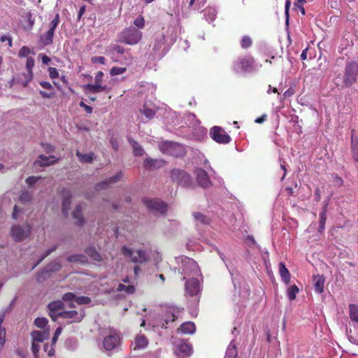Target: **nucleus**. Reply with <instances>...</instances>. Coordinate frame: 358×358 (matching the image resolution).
<instances>
[{"label": "nucleus", "instance_id": "obj_8", "mask_svg": "<svg viewBox=\"0 0 358 358\" xmlns=\"http://www.w3.org/2000/svg\"><path fill=\"white\" fill-rule=\"evenodd\" d=\"M210 137L217 143L227 144L231 141V136L220 127L214 126L210 131Z\"/></svg>", "mask_w": 358, "mask_h": 358}, {"label": "nucleus", "instance_id": "obj_26", "mask_svg": "<svg viewBox=\"0 0 358 358\" xmlns=\"http://www.w3.org/2000/svg\"><path fill=\"white\" fill-rule=\"evenodd\" d=\"M178 350L182 357H189L192 352V347L186 343H180Z\"/></svg>", "mask_w": 358, "mask_h": 358}, {"label": "nucleus", "instance_id": "obj_9", "mask_svg": "<svg viewBox=\"0 0 358 358\" xmlns=\"http://www.w3.org/2000/svg\"><path fill=\"white\" fill-rule=\"evenodd\" d=\"M142 201L143 204L150 210L158 212L160 214H165L167 211L168 206L166 203L159 199L143 198Z\"/></svg>", "mask_w": 358, "mask_h": 358}, {"label": "nucleus", "instance_id": "obj_15", "mask_svg": "<svg viewBox=\"0 0 358 358\" xmlns=\"http://www.w3.org/2000/svg\"><path fill=\"white\" fill-rule=\"evenodd\" d=\"M59 159H56L55 155L47 157L45 155H40L38 159L34 164L40 167L48 166L54 164Z\"/></svg>", "mask_w": 358, "mask_h": 358}, {"label": "nucleus", "instance_id": "obj_45", "mask_svg": "<svg viewBox=\"0 0 358 358\" xmlns=\"http://www.w3.org/2000/svg\"><path fill=\"white\" fill-rule=\"evenodd\" d=\"M29 54H34V52L31 51L28 46L24 45L20 48L18 52V56L20 57H24L29 55Z\"/></svg>", "mask_w": 358, "mask_h": 358}, {"label": "nucleus", "instance_id": "obj_37", "mask_svg": "<svg viewBox=\"0 0 358 358\" xmlns=\"http://www.w3.org/2000/svg\"><path fill=\"white\" fill-rule=\"evenodd\" d=\"M327 206H324L322 212L320 213V221L319 226V231H322L324 229V225L327 220Z\"/></svg>", "mask_w": 358, "mask_h": 358}, {"label": "nucleus", "instance_id": "obj_14", "mask_svg": "<svg viewBox=\"0 0 358 358\" xmlns=\"http://www.w3.org/2000/svg\"><path fill=\"white\" fill-rule=\"evenodd\" d=\"M351 154L353 159L358 162V137L356 135L355 129L351 130V143H350Z\"/></svg>", "mask_w": 358, "mask_h": 358}, {"label": "nucleus", "instance_id": "obj_48", "mask_svg": "<svg viewBox=\"0 0 358 358\" xmlns=\"http://www.w3.org/2000/svg\"><path fill=\"white\" fill-rule=\"evenodd\" d=\"M145 19L142 15L138 16L134 21V24L138 29H143L145 27Z\"/></svg>", "mask_w": 358, "mask_h": 358}, {"label": "nucleus", "instance_id": "obj_6", "mask_svg": "<svg viewBox=\"0 0 358 358\" xmlns=\"http://www.w3.org/2000/svg\"><path fill=\"white\" fill-rule=\"evenodd\" d=\"M170 175L172 180L178 185L188 187L192 184L190 175L183 170L174 169L171 170Z\"/></svg>", "mask_w": 358, "mask_h": 358}, {"label": "nucleus", "instance_id": "obj_10", "mask_svg": "<svg viewBox=\"0 0 358 358\" xmlns=\"http://www.w3.org/2000/svg\"><path fill=\"white\" fill-rule=\"evenodd\" d=\"M196 181L199 186L203 188H208L212 185L208 173L202 169L196 171Z\"/></svg>", "mask_w": 358, "mask_h": 358}, {"label": "nucleus", "instance_id": "obj_16", "mask_svg": "<svg viewBox=\"0 0 358 358\" xmlns=\"http://www.w3.org/2000/svg\"><path fill=\"white\" fill-rule=\"evenodd\" d=\"M148 345V338L143 334L138 335L135 338L134 342L131 343L134 350L144 349Z\"/></svg>", "mask_w": 358, "mask_h": 358}, {"label": "nucleus", "instance_id": "obj_12", "mask_svg": "<svg viewBox=\"0 0 358 358\" xmlns=\"http://www.w3.org/2000/svg\"><path fill=\"white\" fill-rule=\"evenodd\" d=\"M84 315L76 310L62 311L60 317L71 320L70 322H79L83 318Z\"/></svg>", "mask_w": 358, "mask_h": 358}, {"label": "nucleus", "instance_id": "obj_60", "mask_svg": "<svg viewBox=\"0 0 358 358\" xmlns=\"http://www.w3.org/2000/svg\"><path fill=\"white\" fill-rule=\"evenodd\" d=\"M41 177L36 176H29L26 179V182L29 185H33L35 184L38 180L41 179Z\"/></svg>", "mask_w": 358, "mask_h": 358}, {"label": "nucleus", "instance_id": "obj_41", "mask_svg": "<svg viewBox=\"0 0 358 358\" xmlns=\"http://www.w3.org/2000/svg\"><path fill=\"white\" fill-rule=\"evenodd\" d=\"M86 253L92 257L96 261H101V256L99 253H98L94 248H88L86 250Z\"/></svg>", "mask_w": 358, "mask_h": 358}, {"label": "nucleus", "instance_id": "obj_4", "mask_svg": "<svg viewBox=\"0 0 358 358\" xmlns=\"http://www.w3.org/2000/svg\"><path fill=\"white\" fill-rule=\"evenodd\" d=\"M255 61L250 55H245L238 58L234 63V70L237 72H252L255 69Z\"/></svg>", "mask_w": 358, "mask_h": 358}, {"label": "nucleus", "instance_id": "obj_21", "mask_svg": "<svg viewBox=\"0 0 358 358\" xmlns=\"http://www.w3.org/2000/svg\"><path fill=\"white\" fill-rule=\"evenodd\" d=\"M76 155L78 157L79 161L83 163H91L95 159V155L92 152L83 154L79 150H76Z\"/></svg>", "mask_w": 358, "mask_h": 358}, {"label": "nucleus", "instance_id": "obj_22", "mask_svg": "<svg viewBox=\"0 0 358 358\" xmlns=\"http://www.w3.org/2000/svg\"><path fill=\"white\" fill-rule=\"evenodd\" d=\"M127 140L133 148V153L135 156H142L144 153V150L137 141L134 140L131 137H128Z\"/></svg>", "mask_w": 358, "mask_h": 358}, {"label": "nucleus", "instance_id": "obj_29", "mask_svg": "<svg viewBox=\"0 0 358 358\" xmlns=\"http://www.w3.org/2000/svg\"><path fill=\"white\" fill-rule=\"evenodd\" d=\"M71 203V195L69 193V194H68L67 196H64V198L63 199V202H62V211L65 215H68Z\"/></svg>", "mask_w": 358, "mask_h": 358}, {"label": "nucleus", "instance_id": "obj_59", "mask_svg": "<svg viewBox=\"0 0 358 358\" xmlns=\"http://www.w3.org/2000/svg\"><path fill=\"white\" fill-rule=\"evenodd\" d=\"M6 341V329L0 328V348H1Z\"/></svg>", "mask_w": 358, "mask_h": 358}, {"label": "nucleus", "instance_id": "obj_54", "mask_svg": "<svg viewBox=\"0 0 358 358\" xmlns=\"http://www.w3.org/2000/svg\"><path fill=\"white\" fill-rule=\"evenodd\" d=\"M75 299L76 295L72 292L65 293L62 296V299L65 301H75Z\"/></svg>", "mask_w": 358, "mask_h": 358}, {"label": "nucleus", "instance_id": "obj_31", "mask_svg": "<svg viewBox=\"0 0 358 358\" xmlns=\"http://www.w3.org/2000/svg\"><path fill=\"white\" fill-rule=\"evenodd\" d=\"M64 307V303L62 301L58 300L55 301L51 303H50L48 306L49 311H55V310H60L63 309Z\"/></svg>", "mask_w": 358, "mask_h": 358}, {"label": "nucleus", "instance_id": "obj_35", "mask_svg": "<svg viewBox=\"0 0 358 358\" xmlns=\"http://www.w3.org/2000/svg\"><path fill=\"white\" fill-rule=\"evenodd\" d=\"M193 216L196 220L200 222L202 224H208L210 222V218L201 213H194Z\"/></svg>", "mask_w": 358, "mask_h": 358}, {"label": "nucleus", "instance_id": "obj_19", "mask_svg": "<svg viewBox=\"0 0 358 358\" xmlns=\"http://www.w3.org/2000/svg\"><path fill=\"white\" fill-rule=\"evenodd\" d=\"M279 268V273L282 280V281L288 285L290 282L291 276L289 270L287 268L285 263L280 262L278 265Z\"/></svg>", "mask_w": 358, "mask_h": 358}, {"label": "nucleus", "instance_id": "obj_34", "mask_svg": "<svg viewBox=\"0 0 358 358\" xmlns=\"http://www.w3.org/2000/svg\"><path fill=\"white\" fill-rule=\"evenodd\" d=\"M34 64H35V61H34V59L31 57H28L27 58V62H26V69H27V71L28 72V74L30 77V78H32L33 77V67L34 66Z\"/></svg>", "mask_w": 358, "mask_h": 358}, {"label": "nucleus", "instance_id": "obj_25", "mask_svg": "<svg viewBox=\"0 0 358 358\" xmlns=\"http://www.w3.org/2000/svg\"><path fill=\"white\" fill-rule=\"evenodd\" d=\"M55 34L48 30L46 33L41 35L40 41L43 46H48L52 44Z\"/></svg>", "mask_w": 358, "mask_h": 358}, {"label": "nucleus", "instance_id": "obj_3", "mask_svg": "<svg viewBox=\"0 0 358 358\" xmlns=\"http://www.w3.org/2000/svg\"><path fill=\"white\" fill-rule=\"evenodd\" d=\"M159 149L163 153L174 157H183L185 154V148L182 145L171 141L161 143Z\"/></svg>", "mask_w": 358, "mask_h": 358}, {"label": "nucleus", "instance_id": "obj_50", "mask_svg": "<svg viewBox=\"0 0 358 358\" xmlns=\"http://www.w3.org/2000/svg\"><path fill=\"white\" fill-rule=\"evenodd\" d=\"M141 113H143L145 116L148 119L153 118L155 115V111L154 110L146 107H144Z\"/></svg>", "mask_w": 358, "mask_h": 358}, {"label": "nucleus", "instance_id": "obj_40", "mask_svg": "<svg viewBox=\"0 0 358 358\" xmlns=\"http://www.w3.org/2000/svg\"><path fill=\"white\" fill-rule=\"evenodd\" d=\"M57 248V245H53L50 249L47 250L44 252L43 256L40 259L32 266L31 269H34L37 265H38L46 257H48L51 252L55 251Z\"/></svg>", "mask_w": 358, "mask_h": 358}, {"label": "nucleus", "instance_id": "obj_47", "mask_svg": "<svg viewBox=\"0 0 358 358\" xmlns=\"http://www.w3.org/2000/svg\"><path fill=\"white\" fill-rule=\"evenodd\" d=\"M127 69L124 67L114 66L110 69V75L113 76H117L125 73Z\"/></svg>", "mask_w": 358, "mask_h": 358}, {"label": "nucleus", "instance_id": "obj_49", "mask_svg": "<svg viewBox=\"0 0 358 358\" xmlns=\"http://www.w3.org/2000/svg\"><path fill=\"white\" fill-rule=\"evenodd\" d=\"M19 199L22 202H28L31 201V195L29 192L24 191L20 194Z\"/></svg>", "mask_w": 358, "mask_h": 358}, {"label": "nucleus", "instance_id": "obj_53", "mask_svg": "<svg viewBox=\"0 0 358 358\" xmlns=\"http://www.w3.org/2000/svg\"><path fill=\"white\" fill-rule=\"evenodd\" d=\"M41 146L46 153L53 152L55 150V148L49 143H41Z\"/></svg>", "mask_w": 358, "mask_h": 358}, {"label": "nucleus", "instance_id": "obj_39", "mask_svg": "<svg viewBox=\"0 0 358 358\" xmlns=\"http://www.w3.org/2000/svg\"><path fill=\"white\" fill-rule=\"evenodd\" d=\"M252 44V38L248 36H243L241 41V46L243 49H247L250 48Z\"/></svg>", "mask_w": 358, "mask_h": 358}, {"label": "nucleus", "instance_id": "obj_44", "mask_svg": "<svg viewBox=\"0 0 358 358\" xmlns=\"http://www.w3.org/2000/svg\"><path fill=\"white\" fill-rule=\"evenodd\" d=\"M48 320L45 317H37L34 320L35 325L38 328H44L48 324Z\"/></svg>", "mask_w": 358, "mask_h": 358}, {"label": "nucleus", "instance_id": "obj_57", "mask_svg": "<svg viewBox=\"0 0 358 358\" xmlns=\"http://www.w3.org/2000/svg\"><path fill=\"white\" fill-rule=\"evenodd\" d=\"M1 42H8V45L9 48L13 46V38L10 36L3 35L0 38Z\"/></svg>", "mask_w": 358, "mask_h": 358}, {"label": "nucleus", "instance_id": "obj_18", "mask_svg": "<svg viewBox=\"0 0 358 358\" xmlns=\"http://www.w3.org/2000/svg\"><path fill=\"white\" fill-rule=\"evenodd\" d=\"M325 278L322 275H316L313 276V285L315 291L321 294L324 291Z\"/></svg>", "mask_w": 358, "mask_h": 358}, {"label": "nucleus", "instance_id": "obj_64", "mask_svg": "<svg viewBox=\"0 0 358 358\" xmlns=\"http://www.w3.org/2000/svg\"><path fill=\"white\" fill-rule=\"evenodd\" d=\"M92 61L94 63H99V64H104L106 62V59L104 57L98 56V57H92Z\"/></svg>", "mask_w": 358, "mask_h": 358}, {"label": "nucleus", "instance_id": "obj_13", "mask_svg": "<svg viewBox=\"0 0 358 358\" xmlns=\"http://www.w3.org/2000/svg\"><path fill=\"white\" fill-rule=\"evenodd\" d=\"M186 291L190 296H195L199 291V282L196 278H191L185 283Z\"/></svg>", "mask_w": 358, "mask_h": 358}, {"label": "nucleus", "instance_id": "obj_46", "mask_svg": "<svg viewBox=\"0 0 358 358\" xmlns=\"http://www.w3.org/2000/svg\"><path fill=\"white\" fill-rule=\"evenodd\" d=\"M75 301L79 305L88 304L91 302V299L88 296H76Z\"/></svg>", "mask_w": 358, "mask_h": 358}, {"label": "nucleus", "instance_id": "obj_7", "mask_svg": "<svg viewBox=\"0 0 358 358\" xmlns=\"http://www.w3.org/2000/svg\"><path fill=\"white\" fill-rule=\"evenodd\" d=\"M120 345V336L114 329H110L109 334L103 341V346L107 351H110Z\"/></svg>", "mask_w": 358, "mask_h": 358}, {"label": "nucleus", "instance_id": "obj_28", "mask_svg": "<svg viewBox=\"0 0 358 358\" xmlns=\"http://www.w3.org/2000/svg\"><path fill=\"white\" fill-rule=\"evenodd\" d=\"M349 316L352 322L358 323V306L357 304L349 305Z\"/></svg>", "mask_w": 358, "mask_h": 358}, {"label": "nucleus", "instance_id": "obj_30", "mask_svg": "<svg viewBox=\"0 0 358 358\" xmlns=\"http://www.w3.org/2000/svg\"><path fill=\"white\" fill-rule=\"evenodd\" d=\"M135 287L132 285H125L124 284H119L117 287V292H125L128 294H132L135 292Z\"/></svg>", "mask_w": 358, "mask_h": 358}, {"label": "nucleus", "instance_id": "obj_42", "mask_svg": "<svg viewBox=\"0 0 358 358\" xmlns=\"http://www.w3.org/2000/svg\"><path fill=\"white\" fill-rule=\"evenodd\" d=\"M62 265L59 263L52 262L47 266L46 270L47 271H48V273L50 274L52 272L59 271Z\"/></svg>", "mask_w": 358, "mask_h": 358}, {"label": "nucleus", "instance_id": "obj_17", "mask_svg": "<svg viewBox=\"0 0 358 358\" xmlns=\"http://www.w3.org/2000/svg\"><path fill=\"white\" fill-rule=\"evenodd\" d=\"M121 176H122L121 173H117L113 177L110 178L109 179H107L104 181L97 183L95 186L96 190L99 191L101 189H106L107 187H109L110 184L117 182L120 180V178H121Z\"/></svg>", "mask_w": 358, "mask_h": 358}, {"label": "nucleus", "instance_id": "obj_55", "mask_svg": "<svg viewBox=\"0 0 358 358\" xmlns=\"http://www.w3.org/2000/svg\"><path fill=\"white\" fill-rule=\"evenodd\" d=\"M48 72L49 76L52 79L57 78L59 77V72L56 68L49 67Z\"/></svg>", "mask_w": 358, "mask_h": 358}, {"label": "nucleus", "instance_id": "obj_24", "mask_svg": "<svg viewBox=\"0 0 358 358\" xmlns=\"http://www.w3.org/2000/svg\"><path fill=\"white\" fill-rule=\"evenodd\" d=\"M83 88L85 90V92L88 91V92H92V93H98V92H101L106 90V86H103L100 83H95V84H94V85L93 84L85 85L83 87Z\"/></svg>", "mask_w": 358, "mask_h": 358}, {"label": "nucleus", "instance_id": "obj_5", "mask_svg": "<svg viewBox=\"0 0 358 358\" xmlns=\"http://www.w3.org/2000/svg\"><path fill=\"white\" fill-rule=\"evenodd\" d=\"M31 230V224L27 222L24 226L15 224L11 227L10 235L15 242H20L30 236Z\"/></svg>", "mask_w": 358, "mask_h": 358}, {"label": "nucleus", "instance_id": "obj_2", "mask_svg": "<svg viewBox=\"0 0 358 358\" xmlns=\"http://www.w3.org/2000/svg\"><path fill=\"white\" fill-rule=\"evenodd\" d=\"M143 34L141 31L133 27L125 28L119 35L120 41L128 45H136L142 38Z\"/></svg>", "mask_w": 358, "mask_h": 358}, {"label": "nucleus", "instance_id": "obj_43", "mask_svg": "<svg viewBox=\"0 0 358 358\" xmlns=\"http://www.w3.org/2000/svg\"><path fill=\"white\" fill-rule=\"evenodd\" d=\"M59 22H60L59 15L56 14L54 19L51 21V22L50 24V27H49L48 30L55 34V31L57 27L58 26Z\"/></svg>", "mask_w": 358, "mask_h": 358}, {"label": "nucleus", "instance_id": "obj_23", "mask_svg": "<svg viewBox=\"0 0 358 358\" xmlns=\"http://www.w3.org/2000/svg\"><path fill=\"white\" fill-rule=\"evenodd\" d=\"M73 217L76 220V224L81 227L85 224L80 205H78L73 212Z\"/></svg>", "mask_w": 358, "mask_h": 358}, {"label": "nucleus", "instance_id": "obj_20", "mask_svg": "<svg viewBox=\"0 0 358 358\" xmlns=\"http://www.w3.org/2000/svg\"><path fill=\"white\" fill-rule=\"evenodd\" d=\"M178 331L184 334H192L196 331V326L193 322H185L180 325Z\"/></svg>", "mask_w": 358, "mask_h": 358}, {"label": "nucleus", "instance_id": "obj_38", "mask_svg": "<svg viewBox=\"0 0 358 358\" xmlns=\"http://www.w3.org/2000/svg\"><path fill=\"white\" fill-rule=\"evenodd\" d=\"M299 292V289L296 285H292L288 288L287 296L289 300L293 301L296 299V294Z\"/></svg>", "mask_w": 358, "mask_h": 358}, {"label": "nucleus", "instance_id": "obj_52", "mask_svg": "<svg viewBox=\"0 0 358 358\" xmlns=\"http://www.w3.org/2000/svg\"><path fill=\"white\" fill-rule=\"evenodd\" d=\"M157 163L156 159H152L151 158H147L143 162V166L146 169H150L155 166Z\"/></svg>", "mask_w": 358, "mask_h": 358}, {"label": "nucleus", "instance_id": "obj_36", "mask_svg": "<svg viewBox=\"0 0 358 358\" xmlns=\"http://www.w3.org/2000/svg\"><path fill=\"white\" fill-rule=\"evenodd\" d=\"M238 352L235 345H229L226 351L225 358H236Z\"/></svg>", "mask_w": 358, "mask_h": 358}, {"label": "nucleus", "instance_id": "obj_11", "mask_svg": "<svg viewBox=\"0 0 358 358\" xmlns=\"http://www.w3.org/2000/svg\"><path fill=\"white\" fill-rule=\"evenodd\" d=\"M177 318L178 315H176L171 309H169L163 315H162L160 321L159 322V325H160L162 328L166 329L167 325L170 322H173Z\"/></svg>", "mask_w": 358, "mask_h": 358}, {"label": "nucleus", "instance_id": "obj_58", "mask_svg": "<svg viewBox=\"0 0 358 358\" xmlns=\"http://www.w3.org/2000/svg\"><path fill=\"white\" fill-rule=\"evenodd\" d=\"M39 350H40L39 345L37 343L32 341L31 350H32V352L36 358L38 357V353L39 352Z\"/></svg>", "mask_w": 358, "mask_h": 358}, {"label": "nucleus", "instance_id": "obj_32", "mask_svg": "<svg viewBox=\"0 0 358 358\" xmlns=\"http://www.w3.org/2000/svg\"><path fill=\"white\" fill-rule=\"evenodd\" d=\"M32 341L36 343L43 342L45 338V333L39 331H34L31 333Z\"/></svg>", "mask_w": 358, "mask_h": 358}, {"label": "nucleus", "instance_id": "obj_63", "mask_svg": "<svg viewBox=\"0 0 358 358\" xmlns=\"http://www.w3.org/2000/svg\"><path fill=\"white\" fill-rule=\"evenodd\" d=\"M138 258L140 259V263L145 262L146 261L145 252L141 250H137Z\"/></svg>", "mask_w": 358, "mask_h": 358}, {"label": "nucleus", "instance_id": "obj_27", "mask_svg": "<svg viewBox=\"0 0 358 358\" xmlns=\"http://www.w3.org/2000/svg\"><path fill=\"white\" fill-rule=\"evenodd\" d=\"M122 252L124 256L130 257L131 262L134 263H140V259L139 258H138L137 254L134 255V251L131 248H129L126 246H123L122 248Z\"/></svg>", "mask_w": 358, "mask_h": 358}, {"label": "nucleus", "instance_id": "obj_56", "mask_svg": "<svg viewBox=\"0 0 358 358\" xmlns=\"http://www.w3.org/2000/svg\"><path fill=\"white\" fill-rule=\"evenodd\" d=\"M306 2L305 0H297L295 3H294V6L297 8H299L302 15H305V9L303 6V3Z\"/></svg>", "mask_w": 358, "mask_h": 358}, {"label": "nucleus", "instance_id": "obj_61", "mask_svg": "<svg viewBox=\"0 0 358 358\" xmlns=\"http://www.w3.org/2000/svg\"><path fill=\"white\" fill-rule=\"evenodd\" d=\"M290 6H291V1L286 0L285 6V17H286L287 23L288 22V20H289V10Z\"/></svg>", "mask_w": 358, "mask_h": 358}, {"label": "nucleus", "instance_id": "obj_33", "mask_svg": "<svg viewBox=\"0 0 358 358\" xmlns=\"http://www.w3.org/2000/svg\"><path fill=\"white\" fill-rule=\"evenodd\" d=\"M67 261L69 262H87V257L83 255H73L67 257Z\"/></svg>", "mask_w": 358, "mask_h": 358}, {"label": "nucleus", "instance_id": "obj_1", "mask_svg": "<svg viewBox=\"0 0 358 358\" xmlns=\"http://www.w3.org/2000/svg\"><path fill=\"white\" fill-rule=\"evenodd\" d=\"M358 64L355 61L346 62L343 73H338L334 78L337 87L348 88L357 83Z\"/></svg>", "mask_w": 358, "mask_h": 358}, {"label": "nucleus", "instance_id": "obj_62", "mask_svg": "<svg viewBox=\"0 0 358 358\" xmlns=\"http://www.w3.org/2000/svg\"><path fill=\"white\" fill-rule=\"evenodd\" d=\"M62 311L55 310V311H49V316L53 321H56L58 317H60V314Z\"/></svg>", "mask_w": 358, "mask_h": 358}, {"label": "nucleus", "instance_id": "obj_51", "mask_svg": "<svg viewBox=\"0 0 358 358\" xmlns=\"http://www.w3.org/2000/svg\"><path fill=\"white\" fill-rule=\"evenodd\" d=\"M49 275H50L48 273V271H47L46 269L43 270V271L38 273L36 276V280L38 282H42L43 280H45L46 278L49 277Z\"/></svg>", "mask_w": 358, "mask_h": 358}]
</instances>
